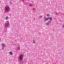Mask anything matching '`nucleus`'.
I'll return each mask as SVG.
<instances>
[{
  "label": "nucleus",
  "instance_id": "nucleus-1",
  "mask_svg": "<svg viewBox=\"0 0 64 64\" xmlns=\"http://www.w3.org/2000/svg\"><path fill=\"white\" fill-rule=\"evenodd\" d=\"M10 10V7L9 6H6L4 8V11L5 12H9Z\"/></svg>",
  "mask_w": 64,
  "mask_h": 64
},
{
  "label": "nucleus",
  "instance_id": "nucleus-2",
  "mask_svg": "<svg viewBox=\"0 0 64 64\" xmlns=\"http://www.w3.org/2000/svg\"><path fill=\"white\" fill-rule=\"evenodd\" d=\"M23 55L22 54H21L19 56L18 58V60L19 61H22L23 60Z\"/></svg>",
  "mask_w": 64,
  "mask_h": 64
},
{
  "label": "nucleus",
  "instance_id": "nucleus-3",
  "mask_svg": "<svg viewBox=\"0 0 64 64\" xmlns=\"http://www.w3.org/2000/svg\"><path fill=\"white\" fill-rule=\"evenodd\" d=\"M9 25H10V24H9V22L8 21H7L6 23L5 24L4 27L6 28H7L9 27Z\"/></svg>",
  "mask_w": 64,
  "mask_h": 64
},
{
  "label": "nucleus",
  "instance_id": "nucleus-4",
  "mask_svg": "<svg viewBox=\"0 0 64 64\" xmlns=\"http://www.w3.org/2000/svg\"><path fill=\"white\" fill-rule=\"evenodd\" d=\"M2 47H5V44H2Z\"/></svg>",
  "mask_w": 64,
  "mask_h": 64
},
{
  "label": "nucleus",
  "instance_id": "nucleus-5",
  "mask_svg": "<svg viewBox=\"0 0 64 64\" xmlns=\"http://www.w3.org/2000/svg\"><path fill=\"white\" fill-rule=\"evenodd\" d=\"M44 20L46 21H47V20H48V18H44Z\"/></svg>",
  "mask_w": 64,
  "mask_h": 64
},
{
  "label": "nucleus",
  "instance_id": "nucleus-6",
  "mask_svg": "<svg viewBox=\"0 0 64 64\" xmlns=\"http://www.w3.org/2000/svg\"><path fill=\"white\" fill-rule=\"evenodd\" d=\"M10 54L12 55H13V53H12V52H10Z\"/></svg>",
  "mask_w": 64,
  "mask_h": 64
},
{
  "label": "nucleus",
  "instance_id": "nucleus-7",
  "mask_svg": "<svg viewBox=\"0 0 64 64\" xmlns=\"http://www.w3.org/2000/svg\"><path fill=\"white\" fill-rule=\"evenodd\" d=\"M18 50H20V49H21V47H20V46H18Z\"/></svg>",
  "mask_w": 64,
  "mask_h": 64
},
{
  "label": "nucleus",
  "instance_id": "nucleus-8",
  "mask_svg": "<svg viewBox=\"0 0 64 64\" xmlns=\"http://www.w3.org/2000/svg\"><path fill=\"white\" fill-rule=\"evenodd\" d=\"M8 19V16H6L5 18V19L6 20H7Z\"/></svg>",
  "mask_w": 64,
  "mask_h": 64
},
{
  "label": "nucleus",
  "instance_id": "nucleus-9",
  "mask_svg": "<svg viewBox=\"0 0 64 64\" xmlns=\"http://www.w3.org/2000/svg\"><path fill=\"white\" fill-rule=\"evenodd\" d=\"M48 19L49 20V19H50V21L52 20V18H51L50 17L48 18Z\"/></svg>",
  "mask_w": 64,
  "mask_h": 64
},
{
  "label": "nucleus",
  "instance_id": "nucleus-10",
  "mask_svg": "<svg viewBox=\"0 0 64 64\" xmlns=\"http://www.w3.org/2000/svg\"><path fill=\"white\" fill-rule=\"evenodd\" d=\"M23 63H24L23 61H21L20 62V64H23Z\"/></svg>",
  "mask_w": 64,
  "mask_h": 64
},
{
  "label": "nucleus",
  "instance_id": "nucleus-11",
  "mask_svg": "<svg viewBox=\"0 0 64 64\" xmlns=\"http://www.w3.org/2000/svg\"><path fill=\"white\" fill-rule=\"evenodd\" d=\"M4 48H5V47H2V50H4Z\"/></svg>",
  "mask_w": 64,
  "mask_h": 64
},
{
  "label": "nucleus",
  "instance_id": "nucleus-12",
  "mask_svg": "<svg viewBox=\"0 0 64 64\" xmlns=\"http://www.w3.org/2000/svg\"><path fill=\"white\" fill-rule=\"evenodd\" d=\"M39 18L40 17V18H42L43 17V16H40L38 17Z\"/></svg>",
  "mask_w": 64,
  "mask_h": 64
},
{
  "label": "nucleus",
  "instance_id": "nucleus-13",
  "mask_svg": "<svg viewBox=\"0 0 64 64\" xmlns=\"http://www.w3.org/2000/svg\"><path fill=\"white\" fill-rule=\"evenodd\" d=\"M46 16L47 17H49V16H50V14H47Z\"/></svg>",
  "mask_w": 64,
  "mask_h": 64
},
{
  "label": "nucleus",
  "instance_id": "nucleus-14",
  "mask_svg": "<svg viewBox=\"0 0 64 64\" xmlns=\"http://www.w3.org/2000/svg\"><path fill=\"white\" fill-rule=\"evenodd\" d=\"M46 25H49V22H47L46 24Z\"/></svg>",
  "mask_w": 64,
  "mask_h": 64
},
{
  "label": "nucleus",
  "instance_id": "nucleus-15",
  "mask_svg": "<svg viewBox=\"0 0 64 64\" xmlns=\"http://www.w3.org/2000/svg\"><path fill=\"white\" fill-rule=\"evenodd\" d=\"M10 4H11L12 3V2L10 1Z\"/></svg>",
  "mask_w": 64,
  "mask_h": 64
},
{
  "label": "nucleus",
  "instance_id": "nucleus-16",
  "mask_svg": "<svg viewBox=\"0 0 64 64\" xmlns=\"http://www.w3.org/2000/svg\"><path fill=\"white\" fill-rule=\"evenodd\" d=\"M32 9L34 11H35V8H33Z\"/></svg>",
  "mask_w": 64,
  "mask_h": 64
},
{
  "label": "nucleus",
  "instance_id": "nucleus-17",
  "mask_svg": "<svg viewBox=\"0 0 64 64\" xmlns=\"http://www.w3.org/2000/svg\"><path fill=\"white\" fill-rule=\"evenodd\" d=\"M64 24H63V25L62 26V28H64Z\"/></svg>",
  "mask_w": 64,
  "mask_h": 64
},
{
  "label": "nucleus",
  "instance_id": "nucleus-18",
  "mask_svg": "<svg viewBox=\"0 0 64 64\" xmlns=\"http://www.w3.org/2000/svg\"><path fill=\"white\" fill-rule=\"evenodd\" d=\"M51 22V21H49V22H48V23H50Z\"/></svg>",
  "mask_w": 64,
  "mask_h": 64
},
{
  "label": "nucleus",
  "instance_id": "nucleus-19",
  "mask_svg": "<svg viewBox=\"0 0 64 64\" xmlns=\"http://www.w3.org/2000/svg\"><path fill=\"white\" fill-rule=\"evenodd\" d=\"M35 42L34 41L33 42V43H34V44H35Z\"/></svg>",
  "mask_w": 64,
  "mask_h": 64
},
{
  "label": "nucleus",
  "instance_id": "nucleus-20",
  "mask_svg": "<svg viewBox=\"0 0 64 64\" xmlns=\"http://www.w3.org/2000/svg\"><path fill=\"white\" fill-rule=\"evenodd\" d=\"M1 40V38H0V41Z\"/></svg>",
  "mask_w": 64,
  "mask_h": 64
},
{
  "label": "nucleus",
  "instance_id": "nucleus-21",
  "mask_svg": "<svg viewBox=\"0 0 64 64\" xmlns=\"http://www.w3.org/2000/svg\"><path fill=\"white\" fill-rule=\"evenodd\" d=\"M62 15H64V13H63Z\"/></svg>",
  "mask_w": 64,
  "mask_h": 64
}]
</instances>
